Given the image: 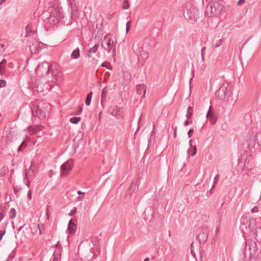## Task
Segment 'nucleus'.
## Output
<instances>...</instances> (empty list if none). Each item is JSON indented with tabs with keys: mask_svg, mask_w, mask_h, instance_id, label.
Returning a JSON list of instances; mask_svg holds the SVG:
<instances>
[{
	"mask_svg": "<svg viewBox=\"0 0 261 261\" xmlns=\"http://www.w3.org/2000/svg\"><path fill=\"white\" fill-rule=\"evenodd\" d=\"M183 15L187 20H195L198 16L199 11L191 3H188L184 7Z\"/></svg>",
	"mask_w": 261,
	"mask_h": 261,
	"instance_id": "f257e3e1",
	"label": "nucleus"
},
{
	"mask_svg": "<svg viewBox=\"0 0 261 261\" xmlns=\"http://www.w3.org/2000/svg\"><path fill=\"white\" fill-rule=\"evenodd\" d=\"M231 94L230 87L228 83L223 84L216 93V96L220 100H224Z\"/></svg>",
	"mask_w": 261,
	"mask_h": 261,
	"instance_id": "f03ea898",
	"label": "nucleus"
},
{
	"mask_svg": "<svg viewBox=\"0 0 261 261\" xmlns=\"http://www.w3.org/2000/svg\"><path fill=\"white\" fill-rule=\"evenodd\" d=\"M101 46L103 49L109 53L112 50V54L113 55L115 54V45L114 44V41L108 38L107 36H105L103 39L102 40Z\"/></svg>",
	"mask_w": 261,
	"mask_h": 261,
	"instance_id": "7ed1b4c3",
	"label": "nucleus"
},
{
	"mask_svg": "<svg viewBox=\"0 0 261 261\" xmlns=\"http://www.w3.org/2000/svg\"><path fill=\"white\" fill-rule=\"evenodd\" d=\"M51 66V65H49L47 62H42L38 65L35 70V72L38 76H46L49 73V71Z\"/></svg>",
	"mask_w": 261,
	"mask_h": 261,
	"instance_id": "20e7f679",
	"label": "nucleus"
},
{
	"mask_svg": "<svg viewBox=\"0 0 261 261\" xmlns=\"http://www.w3.org/2000/svg\"><path fill=\"white\" fill-rule=\"evenodd\" d=\"M73 167V163L72 161L68 160L60 167V174L61 176L67 175L71 171Z\"/></svg>",
	"mask_w": 261,
	"mask_h": 261,
	"instance_id": "39448f33",
	"label": "nucleus"
},
{
	"mask_svg": "<svg viewBox=\"0 0 261 261\" xmlns=\"http://www.w3.org/2000/svg\"><path fill=\"white\" fill-rule=\"evenodd\" d=\"M248 141L249 147H253L256 143L258 145H261V130L255 135H251Z\"/></svg>",
	"mask_w": 261,
	"mask_h": 261,
	"instance_id": "423d86ee",
	"label": "nucleus"
},
{
	"mask_svg": "<svg viewBox=\"0 0 261 261\" xmlns=\"http://www.w3.org/2000/svg\"><path fill=\"white\" fill-rule=\"evenodd\" d=\"M108 113L111 115L116 117L117 118H121L123 116L122 108L117 106L110 107L108 110Z\"/></svg>",
	"mask_w": 261,
	"mask_h": 261,
	"instance_id": "0eeeda50",
	"label": "nucleus"
},
{
	"mask_svg": "<svg viewBox=\"0 0 261 261\" xmlns=\"http://www.w3.org/2000/svg\"><path fill=\"white\" fill-rule=\"evenodd\" d=\"M208 236V234L207 228H202L197 236V239L199 240L200 244L204 243L207 239Z\"/></svg>",
	"mask_w": 261,
	"mask_h": 261,
	"instance_id": "6e6552de",
	"label": "nucleus"
},
{
	"mask_svg": "<svg viewBox=\"0 0 261 261\" xmlns=\"http://www.w3.org/2000/svg\"><path fill=\"white\" fill-rule=\"evenodd\" d=\"M32 114L35 117H38L40 119L44 118L45 117V112L40 110L39 106H34L32 110Z\"/></svg>",
	"mask_w": 261,
	"mask_h": 261,
	"instance_id": "1a4fd4ad",
	"label": "nucleus"
},
{
	"mask_svg": "<svg viewBox=\"0 0 261 261\" xmlns=\"http://www.w3.org/2000/svg\"><path fill=\"white\" fill-rule=\"evenodd\" d=\"M61 250V245L58 243L56 245V248L53 254V261H60Z\"/></svg>",
	"mask_w": 261,
	"mask_h": 261,
	"instance_id": "9d476101",
	"label": "nucleus"
},
{
	"mask_svg": "<svg viewBox=\"0 0 261 261\" xmlns=\"http://www.w3.org/2000/svg\"><path fill=\"white\" fill-rule=\"evenodd\" d=\"M256 243L252 241L246 242L245 250L247 249L250 252V254L255 253L256 252Z\"/></svg>",
	"mask_w": 261,
	"mask_h": 261,
	"instance_id": "9b49d317",
	"label": "nucleus"
},
{
	"mask_svg": "<svg viewBox=\"0 0 261 261\" xmlns=\"http://www.w3.org/2000/svg\"><path fill=\"white\" fill-rule=\"evenodd\" d=\"M136 92L138 95H141V98H144L146 93V86L144 84L137 85Z\"/></svg>",
	"mask_w": 261,
	"mask_h": 261,
	"instance_id": "f8f14e48",
	"label": "nucleus"
},
{
	"mask_svg": "<svg viewBox=\"0 0 261 261\" xmlns=\"http://www.w3.org/2000/svg\"><path fill=\"white\" fill-rule=\"evenodd\" d=\"M211 108L212 107H210L206 114V118L210 120L211 124H215L217 121V118L215 114L211 112Z\"/></svg>",
	"mask_w": 261,
	"mask_h": 261,
	"instance_id": "ddd939ff",
	"label": "nucleus"
},
{
	"mask_svg": "<svg viewBox=\"0 0 261 261\" xmlns=\"http://www.w3.org/2000/svg\"><path fill=\"white\" fill-rule=\"evenodd\" d=\"M253 233L255 240L261 243V226L257 227L253 230Z\"/></svg>",
	"mask_w": 261,
	"mask_h": 261,
	"instance_id": "4468645a",
	"label": "nucleus"
},
{
	"mask_svg": "<svg viewBox=\"0 0 261 261\" xmlns=\"http://www.w3.org/2000/svg\"><path fill=\"white\" fill-rule=\"evenodd\" d=\"M140 178H138L137 181L135 183H134L133 181L132 182L130 185L129 187L128 191L129 193L133 192L136 191V190H137L138 188V186L140 184Z\"/></svg>",
	"mask_w": 261,
	"mask_h": 261,
	"instance_id": "2eb2a0df",
	"label": "nucleus"
},
{
	"mask_svg": "<svg viewBox=\"0 0 261 261\" xmlns=\"http://www.w3.org/2000/svg\"><path fill=\"white\" fill-rule=\"evenodd\" d=\"M133 49L134 52L137 55L138 59L139 57L143 59L144 60L147 59L148 55L146 51L142 50L139 55V51L135 49V46L134 45H133Z\"/></svg>",
	"mask_w": 261,
	"mask_h": 261,
	"instance_id": "dca6fc26",
	"label": "nucleus"
},
{
	"mask_svg": "<svg viewBox=\"0 0 261 261\" xmlns=\"http://www.w3.org/2000/svg\"><path fill=\"white\" fill-rule=\"evenodd\" d=\"M68 230L70 234H73L75 232L76 225L72 220H70L68 223Z\"/></svg>",
	"mask_w": 261,
	"mask_h": 261,
	"instance_id": "f3484780",
	"label": "nucleus"
},
{
	"mask_svg": "<svg viewBox=\"0 0 261 261\" xmlns=\"http://www.w3.org/2000/svg\"><path fill=\"white\" fill-rule=\"evenodd\" d=\"M42 129V126L36 125L34 127H29V132L31 135L35 134Z\"/></svg>",
	"mask_w": 261,
	"mask_h": 261,
	"instance_id": "a211bd4d",
	"label": "nucleus"
},
{
	"mask_svg": "<svg viewBox=\"0 0 261 261\" xmlns=\"http://www.w3.org/2000/svg\"><path fill=\"white\" fill-rule=\"evenodd\" d=\"M32 164L29 169H26L25 170V179H28L29 176H31L34 174V169H32Z\"/></svg>",
	"mask_w": 261,
	"mask_h": 261,
	"instance_id": "6ab92c4d",
	"label": "nucleus"
},
{
	"mask_svg": "<svg viewBox=\"0 0 261 261\" xmlns=\"http://www.w3.org/2000/svg\"><path fill=\"white\" fill-rule=\"evenodd\" d=\"M192 140H190L189 143L190 144L191 149H189L188 150V153L191 155L192 156H193L195 155L196 153V146H192L191 143Z\"/></svg>",
	"mask_w": 261,
	"mask_h": 261,
	"instance_id": "aec40b11",
	"label": "nucleus"
},
{
	"mask_svg": "<svg viewBox=\"0 0 261 261\" xmlns=\"http://www.w3.org/2000/svg\"><path fill=\"white\" fill-rule=\"evenodd\" d=\"M71 56L72 59H78L80 56V49L77 48L73 50L71 53Z\"/></svg>",
	"mask_w": 261,
	"mask_h": 261,
	"instance_id": "412c9836",
	"label": "nucleus"
},
{
	"mask_svg": "<svg viewBox=\"0 0 261 261\" xmlns=\"http://www.w3.org/2000/svg\"><path fill=\"white\" fill-rule=\"evenodd\" d=\"M98 44H95L94 46H93L92 47L90 48L88 51V53L86 55V56L88 57H90V54L93 53H95L97 49H98Z\"/></svg>",
	"mask_w": 261,
	"mask_h": 261,
	"instance_id": "4be33fe9",
	"label": "nucleus"
},
{
	"mask_svg": "<svg viewBox=\"0 0 261 261\" xmlns=\"http://www.w3.org/2000/svg\"><path fill=\"white\" fill-rule=\"evenodd\" d=\"M7 61L6 60L3 59L1 62H0V75H3L5 69V67L4 65L6 64Z\"/></svg>",
	"mask_w": 261,
	"mask_h": 261,
	"instance_id": "5701e85b",
	"label": "nucleus"
},
{
	"mask_svg": "<svg viewBox=\"0 0 261 261\" xmlns=\"http://www.w3.org/2000/svg\"><path fill=\"white\" fill-rule=\"evenodd\" d=\"M92 94V92H90L88 94L85 100V104L87 106H89L90 105Z\"/></svg>",
	"mask_w": 261,
	"mask_h": 261,
	"instance_id": "b1692460",
	"label": "nucleus"
},
{
	"mask_svg": "<svg viewBox=\"0 0 261 261\" xmlns=\"http://www.w3.org/2000/svg\"><path fill=\"white\" fill-rule=\"evenodd\" d=\"M21 190H22V188L20 186H17L15 187H14V192L17 197H18L19 196L20 193L21 192Z\"/></svg>",
	"mask_w": 261,
	"mask_h": 261,
	"instance_id": "393cba45",
	"label": "nucleus"
},
{
	"mask_svg": "<svg viewBox=\"0 0 261 261\" xmlns=\"http://www.w3.org/2000/svg\"><path fill=\"white\" fill-rule=\"evenodd\" d=\"M16 212L15 210L13 208H11L9 213V217L11 219L14 218L16 216Z\"/></svg>",
	"mask_w": 261,
	"mask_h": 261,
	"instance_id": "a878e982",
	"label": "nucleus"
},
{
	"mask_svg": "<svg viewBox=\"0 0 261 261\" xmlns=\"http://www.w3.org/2000/svg\"><path fill=\"white\" fill-rule=\"evenodd\" d=\"M81 120L80 117H74L70 119V122L73 124H77Z\"/></svg>",
	"mask_w": 261,
	"mask_h": 261,
	"instance_id": "bb28decb",
	"label": "nucleus"
},
{
	"mask_svg": "<svg viewBox=\"0 0 261 261\" xmlns=\"http://www.w3.org/2000/svg\"><path fill=\"white\" fill-rule=\"evenodd\" d=\"M27 144L25 141H23L20 145L18 147L17 151L18 152L22 151L23 149L24 148L27 146Z\"/></svg>",
	"mask_w": 261,
	"mask_h": 261,
	"instance_id": "cd10ccee",
	"label": "nucleus"
},
{
	"mask_svg": "<svg viewBox=\"0 0 261 261\" xmlns=\"http://www.w3.org/2000/svg\"><path fill=\"white\" fill-rule=\"evenodd\" d=\"M36 228H37V230H39V234H41L42 231L44 228V225L40 223V224H37V225L36 226Z\"/></svg>",
	"mask_w": 261,
	"mask_h": 261,
	"instance_id": "c85d7f7f",
	"label": "nucleus"
},
{
	"mask_svg": "<svg viewBox=\"0 0 261 261\" xmlns=\"http://www.w3.org/2000/svg\"><path fill=\"white\" fill-rule=\"evenodd\" d=\"M77 193L78 195H80L79 196H78L77 197V200L80 201V200H81L84 198V195H85V193L84 192H82L81 191H77Z\"/></svg>",
	"mask_w": 261,
	"mask_h": 261,
	"instance_id": "c756f323",
	"label": "nucleus"
},
{
	"mask_svg": "<svg viewBox=\"0 0 261 261\" xmlns=\"http://www.w3.org/2000/svg\"><path fill=\"white\" fill-rule=\"evenodd\" d=\"M5 49V45L4 44V42L3 41H0V55H1Z\"/></svg>",
	"mask_w": 261,
	"mask_h": 261,
	"instance_id": "7c9ffc66",
	"label": "nucleus"
},
{
	"mask_svg": "<svg viewBox=\"0 0 261 261\" xmlns=\"http://www.w3.org/2000/svg\"><path fill=\"white\" fill-rule=\"evenodd\" d=\"M122 8L123 9H127L129 8V4L128 0H124L123 2Z\"/></svg>",
	"mask_w": 261,
	"mask_h": 261,
	"instance_id": "2f4dec72",
	"label": "nucleus"
},
{
	"mask_svg": "<svg viewBox=\"0 0 261 261\" xmlns=\"http://www.w3.org/2000/svg\"><path fill=\"white\" fill-rule=\"evenodd\" d=\"M42 84H40L38 83L36 86V88L37 89V92H43L44 91V89L42 87Z\"/></svg>",
	"mask_w": 261,
	"mask_h": 261,
	"instance_id": "473e14b6",
	"label": "nucleus"
},
{
	"mask_svg": "<svg viewBox=\"0 0 261 261\" xmlns=\"http://www.w3.org/2000/svg\"><path fill=\"white\" fill-rule=\"evenodd\" d=\"M106 98H107L106 92L105 91L104 89H102V90L101 91V102H102L103 100H106Z\"/></svg>",
	"mask_w": 261,
	"mask_h": 261,
	"instance_id": "72a5a7b5",
	"label": "nucleus"
},
{
	"mask_svg": "<svg viewBox=\"0 0 261 261\" xmlns=\"http://www.w3.org/2000/svg\"><path fill=\"white\" fill-rule=\"evenodd\" d=\"M131 23H132L131 20H129L127 22V23L126 24V33H128L129 32V31L130 30Z\"/></svg>",
	"mask_w": 261,
	"mask_h": 261,
	"instance_id": "f704fd0d",
	"label": "nucleus"
},
{
	"mask_svg": "<svg viewBox=\"0 0 261 261\" xmlns=\"http://www.w3.org/2000/svg\"><path fill=\"white\" fill-rule=\"evenodd\" d=\"M205 49H206V47H203L202 48L201 50V59H202V62H204L205 61L204 51H205Z\"/></svg>",
	"mask_w": 261,
	"mask_h": 261,
	"instance_id": "c9c22d12",
	"label": "nucleus"
},
{
	"mask_svg": "<svg viewBox=\"0 0 261 261\" xmlns=\"http://www.w3.org/2000/svg\"><path fill=\"white\" fill-rule=\"evenodd\" d=\"M76 207H74L71 212L68 214V215L70 216H73L76 212Z\"/></svg>",
	"mask_w": 261,
	"mask_h": 261,
	"instance_id": "e433bc0d",
	"label": "nucleus"
},
{
	"mask_svg": "<svg viewBox=\"0 0 261 261\" xmlns=\"http://www.w3.org/2000/svg\"><path fill=\"white\" fill-rule=\"evenodd\" d=\"M222 41H223L222 39H221L219 40L218 41H217L215 44V47H218L220 46L222 44Z\"/></svg>",
	"mask_w": 261,
	"mask_h": 261,
	"instance_id": "4c0bfd02",
	"label": "nucleus"
},
{
	"mask_svg": "<svg viewBox=\"0 0 261 261\" xmlns=\"http://www.w3.org/2000/svg\"><path fill=\"white\" fill-rule=\"evenodd\" d=\"M6 85V81L4 80H0V88L5 87Z\"/></svg>",
	"mask_w": 261,
	"mask_h": 261,
	"instance_id": "58836bf2",
	"label": "nucleus"
},
{
	"mask_svg": "<svg viewBox=\"0 0 261 261\" xmlns=\"http://www.w3.org/2000/svg\"><path fill=\"white\" fill-rule=\"evenodd\" d=\"M193 132H194L193 129L191 128L189 129V130L188 132V136L189 138H190L192 137Z\"/></svg>",
	"mask_w": 261,
	"mask_h": 261,
	"instance_id": "ea45409f",
	"label": "nucleus"
},
{
	"mask_svg": "<svg viewBox=\"0 0 261 261\" xmlns=\"http://www.w3.org/2000/svg\"><path fill=\"white\" fill-rule=\"evenodd\" d=\"M192 115L193 114L191 112H187L186 117L188 119H190Z\"/></svg>",
	"mask_w": 261,
	"mask_h": 261,
	"instance_id": "a19ab883",
	"label": "nucleus"
},
{
	"mask_svg": "<svg viewBox=\"0 0 261 261\" xmlns=\"http://www.w3.org/2000/svg\"><path fill=\"white\" fill-rule=\"evenodd\" d=\"M219 175L218 174L216 175L214 179V183L216 184L217 181L219 180Z\"/></svg>",
	"mask_w": 261,
	"mask_h": 261,
	"instance_id": "79ce46f5",
	"label": "nucleus"
},
{
	"mask_svg": "<svg viewBox=\"0 0 261 261\" xmlns=\"http://www.w3.org/2000/svg\"><path fill=\"white\" fill-rule=\"evenodd\" d=\"M32 190H30L28 193V197L29 198V200H31L32 199Z\"/></svg>",
	"mask_w": 261,
	"mask_h": 261,
	"instance_id": "37998d69",
	"label": "nucleus"
},
{
	"mask_svg": "<svg viewBox=\"0 0 261 261\" xmlns=\"http://www.w3.org/2000/svg\"><path fill=\"white\" fill-rule=\"evenodd\" d=\"M6 231L5 230H0V240H1L5 234Z\"/></svg>",
	"mask_w": 261,
	"mask_h": 261,
	"instance_id": "c03bdc74",
	"label": "nucleus"
},
{
	"mask_svg": "<svg viewBox=\"0 0 261 261\" xmlns=\"http://www.w3.org/2000/svg\"><path fill=\"white\" fill-rule=\"evenodd\" d=\"M101 67H106L107 68H108V69H110V70H112V68L111 66H107L105 63H103L101 65Z\"/></svg>",
	"mask_w": 261,
	"mask_h": 261,
	"instance_id": "a18cd8bd",
	"label": "nucleus"
},
{
	"mask_svg": "<svg viewBox=\"0 0 261 261\" xmlns=\"http://www.w3.org/2000/svg\"><path fill=\"white\" fill-rule=\"evenodd\" d=\"M245 2V0H239L238 3L237 5L238 6L241 5L242 4H244Z\"/></svg>",
	"mask_w": 261,
	"mask_h": 261,
	"instance_id": "49530a36",
	"label": "nucleus"
},
{
	"mask_svg": "<svg viewBox=\"0 0 261 261\" xmlns=\"http://www.w3.org/2000/svg\"><path fill=\"white\" fill-rule=\"evenodd\" d=\"M79 110L77 111V112H76V114L77 115H80L82 112V108L81 107H79Z\"/></svg>",
	"mask_w": 261,
	"mask_h": 261,
	"instance_id": "de8ad7c7",
	"label": "nucleus"
},
{
	"mask_svg": "<svg viewBox=\"0 0 261 261\" xmlns=\"http://www.w3.org/2000/svg\"><path fill=\"white\" fill-rule=\"evenodd\" d=\"M191 123H192V121L190 122L189 120H187L186 121H185L184 124L185 126H187L189 124Z\"/></svg>",
	"mask_w": 261,
	"mask_h": 261,
	"instance_id": "09e8293b",
	"label": "nucleus"
},
{
	"mask_svg": "<svg viewBox=\"0 0 261 261\" xmlns=\"http://www.w3.org/2000/svg\"><path fill=\"white\" fill-rule=\"evenodd\" d=\"M25 185L26 186L28 187H30V184H29V179H25Z\"/></svg>",
	"mask_w": 261,
	"mask_h": 261,
	"instance_id": "8fccbe9b",
	"label": "nucleus"
},
{
	"mask_svg": "<svg viewBox=\"0 0 261 261\" xmlns=\"http://www.w3.org/2000/svg\"><path fill=\"white\" fill-rule=\"evenodd\" d=\"M257 211V208L256 207H253L252 210H251V212L252 213H255Z\"/></svg>",
	"mask_w": 261,
	"mask_h": 261,
	"instance_id": "3c124183",
	"label": "nucleus"
},
{
	"mask_svg": "<svg viewBox=\"0 0 261 261\" xmlns=\"http://www.w3.org/2000/svg\"><path fill=\"white\" fill-rule=\"evenodd\" d=\"M23 227V226H21V227H19L17 230V234H18L19 233V232L20 231V230L22 229V228Z\"/></svg>",
	"mask_w": 261,
	"mask_h": 261,
	"instance_id": "603ef678",
	"label": "nucleus"
},
{
	"mask_svg": "<svg viewBox=\"0 0 261 261\" xmlns=\"http://www.w3.org/2000/svg\"><path fill=\"white\" fill-rule=\"evenodd\" d=\"M4 218V215L2 213H0V222L2 221V220Z\"/></svg>",
	"mask_w": 261,
	"mask_h": 261,
	"instance_id": "864d4df0",
	"label": "nucleus"
},
{
	"mask_svg": "<svg viewBox=\"0 0 261 261\" xmlns=\"http://www.w3.org/2000/svg\"><path fill=\"white\" fill-rule=\"evenodd\" d=\"M176 127L174 129V137L175 138L176 137Z\"/></svg>",
	"mask_w": 261,
	"mask_h": 261,
	"instance_id": "5fc2aeb1",
	"label": "nucleus"
},
{
	"mask_svg": "<svg viewBox=\"0 0 261 261\" xmlns=\"http://www.w3.org/2000/svg\"><path fill=\"white\" fill-rule=\"evenodd\" d=\"M192 110V108L191 107H189L187 109V112H191Z\"/></svg>",
	"mask_w": 261,
	"mask_h": 261,
	"instance_id": "6e6d98bb",
	"label": "nucleus"
},
{
	"mask_svg": "<svg viewBox=\"0 0 261 261\" xmlns=\"http://www.w3.org/2000/svg\"><path fill=\"white\" fill-rule=\"evenodd\" d=\"M26 31L28 32H29L30 31V27L29 25H27V27H26Z\"/></svg>",
	"mask_w": 261,
	"mask_h": 261,
	"instance_id": "4d7b16f0",
	"label": "nucleus"
},
{
	"mask_svg": "<svg viewBox=\"0 0 261 261\" xmlns=\"http://www.w3.org/2000/svg\"><path fill=\"white\" fill-rule=\"evenodd\" d=\"M215 185H216V184L214 183V184H213V186H212V187L211 189L210 190V193H211V191H212V190L213 188H214V187H215Z\"/></svg>",
	"mask_w": 261,
	"mask_h": 261,
	"instance_id": "13d9d810",
	"label": "nucleus"
},
{
	"mask_svg": "<svg viewBox=\"0 0 261 261\" xmlns=\"http://www.w3.org/2000/svg\"><path fill=\"white\" fill-rule=\"evenodd\" d=\"M191 253L193 256H195V254L194 253V251H193L192 249H191Z\"/></svg>",
	"mask_w": 261,
	"mask_h": 261,
	"instance_id": "bf43d9fd",
	"label": "nucleus"
},
{
	"mask_svg": "<svg viewBox=\"0 0 261 261\" xmlns=\"http://www.w3.org/2000/svg\"><path fill=\"white\" fill-rule=\"evenodd\" d=\"M6 0H1L0 4H2L6 2Z\"/></svg>",
	"mask_w": 261,
	"mask_h": 261,
	"instance_id": "052dcab7",
	"label": "nucleus"
},
{
	"mask_svg": "<svg viewBox=\"0 0 261 261\" xmlns=\"http://www.w3.org/2000/svg\"><path fill=\"white\" fill-rule=\"evenodd\" d=\"M193 76H194V73L193 72H192V77L190 79V82L192 81Z\"/></svg>",
	"mask_w": 261,
	"mask_h": 261,
	"instance_id": "680f3d73",
	"label": "nucleus"
},
{
	"mask_svg": "<svg viewBox=\"0 0 261 261\" xmlns=\"http://www.w3.org/2000/svg\"><path fill=\"white\" fill-rule=\"evenodd\" d=\"M144 261H149V259L148 258H146L144 259Z\"/></svg>",
	"mask_w": 261,
	"mask_h": 261,
	"instance_id": "e2e57ef3",
	"label": "nucleus"
},
{
	"mask_svg": "<svg viewBox=\"0 0 261 261\" xmlns=\"http://www.w3.org/2000/svg\"><path fill=\"white\" fill-rule=\"evenodd\" d=\"M106 74L108 75V76L110 75V73L109 72H107Z\"/></svg>",
	"mask_w": 261,
	"mask_h": 261,
	"instance_id": "0e129e2a",
	"label": "nucleus"
},
{
	"mask_svg": "<svg viewBox=\"0 0 261 261\" xmlns=\"http://www.w3.org/2000/svg\"><path fill=\"white\" fill-rule=\"evenodd\" d=\"M139 128H140V127H139V126H138V128H137V129L136 132V133L139 129Z\"/></svg>",
	"mask_w": 261,
	"mask_h": 261,
	"instance_id": "69168bd1",
	"label": "nucleus"
},
{
	"mask_svg": "<svg viewBox=\"0 0 261 261\" xmlns=\"http://www.w3.org/2000/svg\"><path fill=\"white\" fill-rule=\"evenodd\" d=\"M210 6L211 8L212 9V8H213V6H212V5L210 4Z\"/></svg>",
	"mask_w": 261,
	"mask_h": 261,
	"instance_id": "338daca9",
	"label": "nucleus"
},
{
	"mask_svg": "<svg viewBox=\"0 0 261 261\" xmlns=\"http://www.w3.org/2000/svg\"><path fill=\"white\" fill-rule=\"evenodd\" d=\"M191 248H192V246H193V243L191 244Z\"/></svg>",
	"mask_w": 261,
	"mask_h": 261,
	"instance_id": "774afa93",
	"label": "nucleus"
}]
</instances>
